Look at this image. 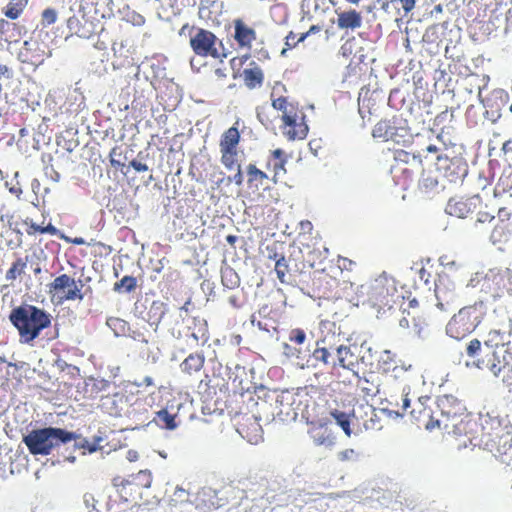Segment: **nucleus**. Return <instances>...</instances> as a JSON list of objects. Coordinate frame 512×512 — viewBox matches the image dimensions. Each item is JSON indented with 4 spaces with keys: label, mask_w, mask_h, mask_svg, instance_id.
<instances>
[{
    "label": "nucleus",
    "mask_w": 512,
    "mask_h": 512,
    "mask_svg": "<svg viewBox=\"0 0 512 512\" xmlns=\"http://www.w3.org/2000/svg\"><path fill=\"white\" fill-rule=\"evenodd\" d=\"M205 364V356L201 353L189 354L180 364L181 371L185 374L192 375L202 370Z\"/></svg>",
    "instance_id": "nucleus-30"
},
{
    "label": "nucleus",
    "mask_w": 512,
    "mask_h": 512,
    "mask_svg": "<svg viewBox=\"0 0 512 512\" xmlns=\"http://www.w3.org/2000/svg\"><path fill=\"white\" fill-rule=\"evenodd\" d=\"M307 335L302 328H293L288 333V340L296 345H302L305 343Z\"/></svg>",
    "instance_id": "nucleus-50"
},
{
    "label": "nucleus",
    "mask_w": 512,
    "mask_h": 512,
    "mask_svg": "<svg viewBox=\"0 0 512 512\" xmlns=\"http://www.w3.org/2000/svg\"><path fill=\"white\" fill-rule=\"evenodd\" d=\"M78 438L74 432L62 428L45 427L33 429L23 436V443L32 455L47 456L61 444L74 441Z\"/></svg>",
    "instance_id": "nucleus-4"
},
{
    "label": "nucleus",
    "mask_w": 512,
    "mask_h": 512,
    "mask_svg": "<svg viewBox=\"0 0 512 512\" xmlns=\"http://www.w3.org/2000/svg\"><path fill=\"white\" fill-rule=\"evenodd\" d=\"M431 401L430 397H419L410 404L411 410L407 414L411 416L419 425L424 426L427 430H432L435 427L447 429V424L439 419L434 411L431 410L427 404Z\"/></svg>",
    "instance_id": "nucleus-10"
},
{
    "label": "nucleus",
    "mask_w": 512,
    "mask_h": 512,
    "mask_svg": "<svg viewBox=\"0 0 512 512\" xmlns=\"http://www.w3.org/2000/svg\"><path fill=\"white\" fill-rule=\"evenodd\" d=\"M352 426L355 433L363 431H379L383 428L381 418L372 405L361 404L352 411Z\"/></svg>",
    "instance_id": "nucleus-12"
},
{
    "label": "nucleus",
    "mask_w": 512,
    "mask_h": 512,
    "mask_svg": "<svg viewBox=\"0 0 512 512\" xmlns=\"http://www.w3.org/2000/svg\"><path fill=\"white\" fill-rule=\"evenodd\" d=\"M437 409L443 423L449 426L448 421L466 414L467 408L462 400L451 394L441 395L437 398Z\"/></svg>",
    "instance_id": "nucleus-15"
},
{
    "label": "nucleus",
    "mask_w": 512,
    "mask_h": 512,
    "mask_svg": "<svg viewBox=\"0 0 512 512\" xmlns=\"http://www.w3.org/2000/svg\"><path fill=\"white\" fill-rule=\"evenodd\" d=\"M331 417L342 428L346 436L350 437L353 433L352 429V413H346L339 409H334L330 412Z\"/></svg>",
    "instance_id": "nucleus-38"
},
{
    "label": "nucleus",
    "mask_w": 512,
    "mask_h": 512,
    "mask_svg": "<svg viewBox=\"0 0 512 512\" xmlns=\"http://www.w3.org/2000/svg\"><path fill=\"white\" fill-rule=\"evenodd\" d=\"M176 414L170 413L167 409H161L156 412L153 422L161 429L174 430L178 427Z\"/></svg>",
    "instance_id": "nucleus-35"
},
{
    "label": "nucleus",
    "mask_w": 512,
    "mask_h": 512,
    "mask_svg": "<svg viewBox=\"0 0 512 512\" xmlns=\"http://www.w3.org/2000/svg\"><path fill=\"white\" fill-rule=\"evenodd\" d=\"M223 3L217 0H200L198 7L199 18L206 22H218Z\"/></svg>",
    "instance_id": "nucleus-26"
},
{
    "label": "nucleus",
    "mask_w": 512,
    "mask_h": 512,
    "mask_svg": "<svg viewBox=\"0 0 512 512\" xmlns=\"http://www.w3.org/2000/svg\"><path fill=\"white\" fill-rule=\"evenodd\" d=\"M247 185L249 189L257 191L268 180V175L256 167L255 164H248L246 167Z\"/></svg>",
    "instance_id": "nucleus-32"
},
{
    "label": "nucleus",
    "mask_w": 512,
    "mask_h": 512,
    "mask_svg": "<svg viewBox=\"0 0 512 512\" xmlns=\"http://www.w3.org/2000/svg\"><path fill=\"white\" fill-rule=\"evenodd\" d=\"M438 181L435 178L427 177L422 179L421 186L425 189H432L437 186Z\"/></svg>",
    "instance_id": "nucleus-60"
},
{
    "label": "nucleus",
    "mask_w": 512,
    "mask_h": 512,
    "mask_svg": "<svg viewBox=\"0 0 512 512\" xmlns=\"http://www.w3.org/2000/svg\"><path fill=\"white\" fill-rule=\"evenodd\" d=\"M189 338H191L194 342L191 347L205 345L209 340L207 324L205 322L196 324L194 330L190 333Z\"/></svg>",
    "instance_id": "nucleus-41"
},
{
    "label": "nucleus",
    "mask_w": 512,
    "mask_h": 512,
    "mask_svg": "<svg viewBox=\"0 0 512 512\" xmlns=\"http://www.w3.org/2000/svg\"><path fill=\"white\" fill-rule=\"evenodd\" d=\"M81 287L82 285H77L75 279L68 274H61L48 285V292L53 296H58L60 302L81 301L84 297Z\"/></svg>",
    "instance_id": "nucleus-11"
},
{
    "label": "nucleus",
    "mask_w": 512,
    "mask_h": 512,
    "mask_svg": "<svg viewBox=\"0 0 512 512\" xmlns=\"http://www.w3.org/2000/svg\"><path fill=\"white\" fill-rule=\"evenodd\" d=\"M497 224H507L508 226H512V212L507 207H501L498 209L497 213Z\"/></svg>",
    "instance_id": "nucleus-52"
},
{
    "label": "nucleus",
    "mask_w": 512,
    "mask_h": 512,
    "mask_svg": "<svg viewBox=\"0 0 512 512\" xmlns=\"http://www.w3.org/2000/svg\"><path fill=\"white\" fill-rule=\"evenodd\" d=\"M250 58L249 54H245L242 57H234L230 60L231 67L234 69L236 65H243Z\"/></svg>",
    "instance_id": "nucleus-59"
},
{
    "label": "nucleus",
    "mask_w": 512,
    "mask_h": 512,
    "mask_svg": "<svg viewBox=\"0 0 512 512\" xmlns=\"http://www.w3.org/2000/svg\"><path fill=\"white\" fill-rule=\"evenodd\" d=\"M62 239L65 242L70 243V244H74V245H84V244H86L85 240L82 237L71 238V237H68V236H62Z\"/></svg>",
    "instance_id": "nucleus-62"
},
{
    "label": "nucleus",
    "mask_w": 512,
    "mask_h": 512,
    "mask_svg": "<svg viewBox=\"0 0 512 512\" xmlns=\"http://www.w3.org/2000/svg\"><path fill=\"white\" fill-rule=\"evenodd\" d=\"M130 166L137 172H146L149 169L145 163H142L136 159H133L130 162Z\"/></svg>",
    "instance_id": "nucleus-58"
},
{
    "label": "nucleus",
    "mask_w": 512,
    "mask_h": 512,
    "mask_svg": "<svg viewBox=\"0 0 512 512\" xmlns=\"http://www.w3.org/2000/svg\"><path fill=\"white\" fill-rule=\"evenodd\" d=\"M108 326H120L122 329L125 327V322L119 318H109L107 320Z\"/></svg>",
    "instance_id": "nucleus-63"
},
{
    "label": "nucleus",
    "mask_w": 512,
    "mask_h": 512,
    "mask_svg": "<svg viewBox=\"0 0 512 512\" xmlns=\"http://www.w3.org/2000/svg\"><path fill=\"white\" fill-rule=\"evenodd\" d=\"M137 287V279L134 276L126 275L120 281L115 282L113 290L115 292H127L134 291Z\"/></svg>",
    "instance_id": "nucleus-45"
},
{
    "label": "nucleus",
    "mask_w": 512,
    "mask_h": 512,
    "mask_svg": "<svg viewBox=\"0 0 512 512\" xmlns=\"http://www.w3.org/2000/svg\"><path fill=\"white\" fill-rule=\"evenodd\" d=\"M395 357H396V355L394 353H392L389 350H385L381 356V360L384 365H388L391 362L396 363Z\"/></svg>",
    "instance_id": "nucleus-57"
},
{
    "label": "nucleus",
    "mask_w": 512,
    "mask_h": 512,
    "mask_svg": "<svg viewBox=\"0 0 512 512\" xmlns=\"http://www.w3.org/2000/svg\"><path fill=\"white\" fill-rule=\"evenodd\" d=\"M58 13L54 8H46L41 13L40 23L42 27H49L57 21Z\"/></svg>",
    "instance_id": "nucleus-49"
},
{
    "label": "nucleus",
    "mask_w": 512,
    "mask_h": 512,
    "mask_svg": "<svg viewBox=\"0 0 512 512\" xmlns=\"http://www.w3.org/2000/svg\"><path fill=\"white\" fill-rule=\"evenodd\" d=\"M448 116H450L452 118L453 117V111L449 112L448 110H445V111L439 113L436 116L435 121L441 123V122L445 121Z\"/></svg>",
    "instance_id": "nucleus-64"
},
{
    "label": "nucleus",
    "mask_w": 512,
    "mask_h": 512,
    "mask_svg": "<svg viewBox=\"0 0 512 512\" xmlns=\"http://www.w3.org/2000/svg\"><path fill=\"white\" fill-rule=\"evenodd\" d=\"M408 309L411 310L403 309V316L399 320V324L403 328L420 329L421 325L427 324L433 316L430 306L426 302L420 305L415 298L408 301Z\"/></svg>",
    "instance_id": "nucleus-13"
},
{
    "label": "nucleus",
    "mask_w": 512,
    "mask_h": 512,
    "mask_svg": "<svg viewBox=\"0 0 512 512\" xmlns=\"http://www.w3.org/2000/svg\"><path fill=\"white\" fill-rule=\"evenodd\" d=\"M336 356V366L341 368L354 372L359 365L360 357L356 346L340 345L336 348Z\"/></svg>",
    "instance_id": "nucleus-21"
},
{
    "label": "nucleus",
    "mask_w": 512,
    "mask_h": 512,
    "mask_svg": "<svg viewBox=\"0 0 512 512\" xmlns=\"http://www.w3.org/2000/svg\"><path fill=\"white\" fill-rule=\"evenodd\" d=\"M479 202L480 198L478 196L458 199L452 198L447 203L446 212L451 216L466 218L476 210Z\"/></svg>",
    "instance_id": "nucleus-19"
},
{
    "label": "nucleus",
    "mask_w": 512,
    "mask_h": 512,
    "mask_svg": "<svg viewBox=\"0 0 512 512\" xmlns=\"http://www.w3.org/2000/svg\"><path fill=\"white\" fill-rule=\"evenodd\" d=\"M271 160L267 163V168H272L273 170V181L277 182V176L280 172L286 173L285 165L287 163V158L284 151L280 148L271 151Z\"/></svg>",
    "instance_id": "nucleus-33"
},
{
    "label": "nucleus",
    "mask_w": 512,
    "mask_h": 512,
    "mask_svg": "<svg viewBox=\"0 0 512 512\" xmlns=\"http://www.w3.org/2000/svg\"><path fill=\"white\" fill-rule=\"evenodd\" d=\"M308 434L316 446L332 447L335 444L334 437L324 424L311 423Z\"/></svg>",
    "instance_id": "nucleus-25"
},
{
    "label": "nucleus",
    "mask_w": 512,
    "mask_h": 512,
    "mask_svg": "<svg viewBox=\"0 0 512 512\" xmlns=\"http://www.w3.org/2000/svg\"><path fill=\"white\" fill-rule=\"evenodd\" d=\"M48 44L40 37H30L19 50L18 59L23 64L38 67L51 56Z\"/></svg>",
    "instance_id": "nucleus-9"
},
{
    "label": "nucleus",
    "mask_w": 512,
    "mask_h": 512,
    "mask_svg": "<svg viewBox=\"0 0 512 512\" xmlns=\"http://www.w3.org/2000/svg\"><path fill=\"white\" fill-rule=\"evenodd\" d=\"M474 445L482 446L493 454L504 455L512 448V436L505 431L498 416L489 412L480 413L477 420L461 419L459 426Z\"/></svg>",
    "instance_id": "nucleus-1"
},
{
    "label": "nucleus",
    "mask_w": 512,
    "mask_h": 512,
    "mask_svg": "<svg viewBox=\"0 0 512 512\" xmlns=\"http://www.w3.org/2000/svg\"><path fill=\"white\" fill-rule=\"evenodd\" d=\"M495 220V216L486 211H479L475 222L471 225V232L475 235L487 231L488 224Z\"/></svg>",
    "instance_id": "nucleus-39"
},
{
    "label": "nucleus",
    "mask_w": 512,
    "mask_h": 512,
    "mask_svg": "<svg viewBox=\"0 0 512 512\" xmlns=\"http://www.w3.org/2000/svg\"><path fill=\"white\" fill-rule=\"evenodd\" d=\"M152 484V474L148 470H140L137 474L132 475L130 479L115 478L113 485L117 488V492L122 499L128 501V497L124 495L126 488L135 487L140 493L141 489L149 488Z\"/></svg>",
    "instance_id": "nucleus-18"
},
{
    "label": "nucleus",
    "mask_w": 512,
    "mask_h": 512,
    "mask_svg": "<svg viewBox=\"0 0 512 512\" xmlns=\"http://www.w3.org/2000/svg\"><path fill=\"white\" fill-rule=\"evenodd\" d=\"M221 153V163L223 166L231 171L240 167L241 165L238 163V151L237 150H229V149H220Z\"/></svg>",
    "instance_id": "nucleus-42"
},
{
    "label": "nucleus",
    "mask_w": 512,
    "mask_h": 512,
    "mask_svg": "<svg viewBox=\"0 0 512 512\" xmlns=\"http://www.w3.org/2000/svg\"><path fill=\"white\" fill-rule=\"evenodd\" d=\"M387 403L388 406L386 409L390 413H395L397 416H404L407 414L411 404L409 392H406V389L404 388L400 393L390 395L387 399Z\"/></svg>",
    "instance_id": "nucleus-23"
},
{
    "label": "nucleus",
    "mask_w": 512,
    "mask_h": 512,
    "mask_svg": "<svg viewBox=\"0 0 512 512\" xmlns=\"http://www.w3.org/2000/svg\"><path fill=\"white\" fill-rule=\"evenodd\" d=\"M9 320L17 329L21 342L30 343L51 326L53 317L43 308L22 303L11 310Z\"/></svg>",
    "instance_id": "nucleus-3"
},
{
    "label": "nucleus",
    "mask_w": 512,
    "mask_h": 512,
    "mask_svg": "<svg viewBox=\"0 0 512 512\" xmlns=\"http://www.w3.org/2000/svg\"><path fill=\"white\" fill-rule=\"evenodd\" d=\"M271 102L272 107L282 113L280 128L283 135L289 141L305 139L309 128L305 121L306 116L298 105L289 102L287 97H274V93L271 94Z\"/></svg>",
    "instance_id": "nucleus-5"
},
{
    "label": "nucleus",
    "mask_w": 512,
    "mask_h": 512,
    "mask_svg": "<svg viewBox=\"0 0 512 512\" xmlns=\"http://www.w3.org/2000/svg\"><path fill=\"white\" fill-rule=\"evenodd\" d=\"M234 171L236 173L232 177H229L228 179L230 182H234L236 185L241 186L244 181L243 174L241 171V166L236 168Z\"/></svg>",
    "instance_id": "nucleus-56"
},
{
    "label": "nucleus",
    "mask_w": 512,
    "mask_h": 512,
    "mask_svg": "<svg viewBox=\"0 0 512 512\" xmlns=\"http://www.w3.org/2000/svg\"><path fill=\"white\" fill-rule=\"evenodd\" d=\"M481 350V342L478 339H472L466 347V354L469 357H476Z\"/></svg>",
    "instance_id": "nucleus-55"
},
{
    "label": "nucleus",
    "mask_w": 512,
    "mask_h": 512,
    "mask_svg": "<svg viewBox=\"0 0 512 512\" xmlns=\"http://www.w3.org/2000/svg\"><path fill=\"white\" fill-rule=\"evenodd\" d=\"M234 39L240 47L250 49L252 43L256 40V31L247 26L242 20L238 19L234 22Z\"/></svg>",
    "instance_id": "nucleus-24"
},
{
    "label": "nucleus",
    "mask_w": 512,
    "mask_h": 512,
    "mask_svg": "<svg viewBox=\"0 0 512 512\" xmlns=\"http://www.w3.org/2000/svg\"><path fill=\"white\" fill-rule=\"evenodd\" d=\"M238 126L239 120H237L232 127L224 131L219 142L220 149L237 150L241 138Z\"/></svg>",
    "instance_id": "nucleus-31"
},
{
    "label": "nucleus",
    "mask_w": 512,
    "mask_h": 512,
    "mask_svg": "<svg viewBox=\"0 0 512 512\" xmlns=\"http://www.w3.org/2000/svg\"><path fill=\"white\" fill-rule=\"evenodd\" d=\"M512 236V226L494 223L490 233V241L493 245H504Z\"/></svg>",
    "instance_id": "nucleus-34"
},
{
    "label": "nucleus",
    "mask_w": 512,
    "mask_h": 512,
    "mask_svg": "<svg viewBox=\"0 0 512 512\" xmlns=\"http://www.w3.org/2000/svg\"><path fill=\"white\" fill-rule=\"evenodd\" d=\"M20 36V30L15 23L0 19V38L8 43L16 42Z\"/></svg>",
    "instance_id": "nucleus-37"
},
{
    "label": "nucleus",
    "mask_w": 512,
    "mask_h": 512,
    "mask_svg": "<svg viewBox=\"0 0 512 512\" xmlns=\"http://www.w3.org/2000/svg\"><path fill=\"white\" fill-rule=\"evenodd\" d=\"M275 272H276L277 277L280 280V282L284 283L285 277H286L287 273L289 272L288 262L284 256H281L279 259L276 260Z\"/></svg>",
    "instance_id": "nucleus-51"
},
{
    "label": "nucleus",
    "mask_w": 512,
    "mask_h": 512,
    "mask_svg": "<svg viewBox=\"0 0 512 512\" xmlns=\"http://www.w3.org/2000/svg\"><path fill=\"white\" fill-rule=\"evenodd\" d=\"M28 260V256H19L11 263V266L5 273V279L10 285H13L16 280H21L26 274Z\"/></svg>",
    "instance_id": "nucleus-28"
},
{
    "label": "nucleus",
    "mask_w": 512,
    "mask_h": 512,
    "mask_svg": "<svg viewBox=\"0 0 512 512\" xmlns=\"http://www.w3.org/2000/svg\"><path fill=\"white\" fill-rule=\"evenodd\" d=\"M67 28L69 29V36H78L83 39H89L95 34L93 22L76 15L68 18Z\"/></svg>",
    "instance_id": "nucleus-22"
},
{
    "label": "nucleus",
    "mask_w": 512,
    "mask_h": 512,
    "mask_svg": "<svg viewBox=\"0 0 512 512\" xmlns=\"http://www.w3.org/2000/svg\"><path fill=\"white\" fill-rule=\"evenodd\" d=\"M242 78L248 89L260 88L264 83V72L262 68L254 61L250 63V67L242 72Z\"/></svg>",
    "instance_id": "nucleus-27"
},
{
    "label": "nucleus",
    "mask_w": 512,
    "mask_h": 512,
    "mask_svg": "<svg viewBox=\"0 0 512 512\" xmlns=\"http://www.w3.org/2000/svg\"><path fill=\"white\" fill-rule=\"evenodd\" d=\"M221 282L224 287L235 289L240 285V278L233 268L226 267L221 271Z\"/></svg>",
    "instance_id": "nucleus-43"
},
{
    "label": "nucleus",
    "mask_w": 512,
    "mask_h": 512,
    "mask_svg": "<svg viewBox=\"0 0 512 512\" xmlns=\"http://www.w3.org/2000/svg\"><path fill=\"white\" fill-rule=\"evenodd\" d=\"M423 152L432 153L436 155V167L439 171H442L444 176L449 178L450 181H455L461 176L466 174V165L462 157L450 158L448 155L443 153L441 146L436 144H429Z\"/></svg>",
    "instance_id": "nucleus-8"
},
{
    "label": "nucleus",
    "mask_w": 512,
    "mask_h": 512,
    "mask_svg": "<svg viewBox=\"0 0 512 512\" xmlns=\"http://www.w3.org/2000/svg\"><path fill=\"white\" fill-rule=\"evenodd\" d=\"M283 349H284L285 355L288 356V357L298 356V354L300 353V351L298 349L290 346L287 343H285L283 345Z\"/></svg>",
    "instance_id": "nucleus-61"
},
{
    "label": "nucleus",
    "mask_w": 512,
    "mask_h": 512,
    "mask_svg": "<svg viewBox=\"0 0 512 512\" xmlns=\"http://www.w3.org/2000/svg\"><path fill=\"white\" fill-rule=\"evenodd\" d=\"M436 307L441 312H448L459 304V296L454 284L448 279H440L435 285Z\"/></svg>",
    "instance_id": "nucleus-16"
},
{
    "label": "nucleus",
    "mask_w": 512,
    "mask_h": 512,
    "mask_svg": "<svg viewBox=\"0 0 512 512\" xmlns=\"http://www.w3.org/2000/svg\"><path fill=\"white\" fill-rule=\"evenodd\" d=\"M26 232L28 235H35L37 233H40V234L47 233L50 235H56L58 233V229L52 224H48L47 226L43 227V226H40V225H37V224L31 222L28 225Z\"/></svg>",
    "instance_id": "nucleus-47"
},
{
    "label": "nucleus",
    "mask_w": 512,
    "mask_h": 512,
    "mask_svg": "<svg viewBox=\"0 0 512 512\" xmlns=\"http://www.w3.org/2000/svg\"><path fill=\"white\" fill-rule=\"evenodd\" d=\"M388 7L391 4L399 3L404 12L402 16H407L410 12H412L416 6V0H387Z\"/></svg>",
    "instance_id": "nucleus-53"
},
{
    "label": "nucleus",
    "mask_w": 512,
    "mask_h": 512,
    "mask_svg": "<svg viewBox=\"0 0 512 512\" xmlns=\"http://www.w3.org/2000/svg\"><path fill=\"white\" fill-rule=\"evenodd\" d=\"M410 159H416L415 155L410 154L409 152L403 150V149H397L394 152V160L398 164H407L409 163Z\"/></svg>",
    "instance_id": "nucleus-54"
},
{
    "label": "nucleus",
    "mask_w": 512,
    "mask_h": 512,
    "mask_svg": "<svg viewBox=\"0 0 512 512\" xmlns=\"http://www.w3.org/2000/svg\"><path fill=\"white\" fill-rule=\"evenodd\" d=\"M482 308V303L462 307L448 322L446 326L447 335L456 340H461L471 334L482 320Z\"/></svg>",
    "instance_id": "nucleus-7"
},
{
    "label": "nucleus",
    "mask_w": 512,
    "mask_h": 512,
    "mask_svg": "<svg viewBox=\"0 0 512 512\" xmlns=\"http://www.w3.org/2000/svg\"><path fill=\"white\" fill-rule=\"evenodd\" d=\"M179 36H188L189 45L195 55L223 59L227 53L220 40L212 31L185 23L178 32Z\"/></svg>",
    "instance_id": "nucleus-6"
},
{
    "label": "nucleus",
    "mask_w": 512,
    "mask_h": 512,
    "mask_svg": "<svg viewBox=\"0 0 512 512\" xmlns=\"http://www.w3.org/2000/svg\"><path fill=\"white\" fill-rule=\"evenodd\" d=\"M309 36L308 31L305 33H302L300 37L297 39L296 42H291V39L296 38V35L293 31H290L288 35L285 37V48L281 51V55H285L287 50L295 48L299 43H302L305 41V39Z\"/></svg>",
    "instance_id": "nucleus-48"
},
{
    "label": "nucleus",
    "mask_w": 512,
    "mask_h": 512,
    "mask_svg": "<svg viewBox=\"0 0 512 512\" xmlns=\"http://www.w3.org/2000/svg\"><path fill=\"white\" fill-rule=\"evenodd\" d=\"M337 26L340 29L355 30L362 26L361 13L352 9L338 14Z\"/></svg>",
    "instance_id": "nucleus-29"
},
{
    "label": "nucleus",
    "mask_w": 512,
    "mask_h": 512,
    "mask_svg": "<svg viewBox=\"0 0 512 512\" xmlns=\"http://www.w3.org/2000/svg\"><path fill=\"white\" fill-rule=\"evenodd\" d=\"M495 360L489 366L490 371L495 375L499 376L502 372L508 371V374L503 377V381L508 385L512 386V365L509 366V363L505 361V356H503V361H501L497 354L494 353Z\"/></svg>",
    "instance_id": "nucleus-36"
},
{
    "label": "nucleus",
    "mask_w": 512,
    "mask_h": 512,
    "mask_svg": "<svg viewBox=\"0 0 512 512\" xmlns=\"http://www.w3.org/2000/svg\"><path fill=\"white\" fill-rule=\"evenodd\" d=\"M237 431L250 443H257L262 438V427L253 415H245L238 421Z\"/></svg>",
    "instance_id": "nucleus-20"
},
{
    "label": "nucleus",
    "mask_w": 512,
    "mask_h": 512,
    "mask_svg": "<svg viewBox=\"0 0 512 512\" xmlns=\"http://www.w3.org/2000/svg\"><path fill=\"white\" fill-rule=\"evenodd\" d=\"M372 136L383 141H393L402 145L407 144L411 138L409 129L397 125L394 120L379 121L372 130Z\"/></svg>",
    "instance_id": "nucleus-14"
},
{
    "label": "nucleus",
    "mask_w": 512,
    "mask_h": 512,
    "mask_svg": "<svg viewBox=\"0 0 512 512\" xmlns=\"http://www.w3.org/2000/svg\"><path fill=\"white\" fill-rule=\"evenodd\" d=\"M357 389L364 398H373L379 392L378 386L366 378H360L357 382Z\"/></svg>",
    "instance_id": "nucleus-44"
},
{
    "label": "nucleus",
    "mask_w": 512,
    "mask_h": 512,
    "mask_svg": "<svg viewBox=\"0 0 512 512\" xmlns=\"http://www.w3.org/2000/svg\"><path fill=\"white\" fill-rule=\"evenodd\" d=\"M27 3V0H11L3 8V13L7 18L15 20L21 16L27 6Z\"/></svg>",
    "instance_id": "nucleus-40"
},
{
    "label": "nucleus",
    "mask_w": 512,
    "mask_h": 512,
    "mask_svg": "<svg viewBox=\"0 0 512 512\" xmlns=\"http://www.w3.org/2000/svg\"><path fill=\"white\" fill-rule=\"evenodd\" d=\"M312 357L314 358V360L318 361V362H321L323 363L324 365H332V366H336V361L334 360V358L332 357V354L331 352L325 348V347H317L313 353H312Z\"/></svg>",
    "instance_id": "nucleus-46"
},
{
    "label": "nucleus",
    "mask_w": 512,
    "mask_h": 512,
    "mask_svg": "<svg viewBox=\"0 0 512 512\" xmlns=\"http://www.w3.org/2000/svg\"><path fill=\"white\" fill-rule=\"evenodd\" d=\"M361 294L364 297L362 304L375 310L378 317L403 305L404 296L395 279L385 275L362 285Z\"/></svg>",
    "instance_id": "nucleus-2"
},
{
    "label": "nucleus",
    "mask_w": 512,
    "mask_h": 512,
    "mask_svg": "<svg viewBox=\"0 0 512 512\" xmlns=\"http://www.w3.org/2000/svg\"><path fill=\"white\" fill-rule=\"evenodd\" d=\"M511 278V271L505 270H489L485 275L483 287L487 293H490L493 298H498L509 289Z\"/></svg>",
    "instance_id": "nucleus-17"
}]
</instances>
